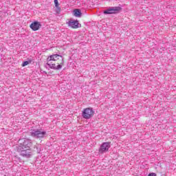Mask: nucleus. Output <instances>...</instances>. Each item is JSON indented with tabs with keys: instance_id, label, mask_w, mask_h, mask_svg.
<instances>
[{
	"instance_id": "obj_1",
	"label": "nucleus",
	"mask_w": 176,
	"mask_h": 176,
	"mask_svg": "<svg viewBox=\"0 0 176 176\" xmlns=\"http://www.w3.org/2000/svg\"><path fill=\"white\" fill-rule=\"evenodd\" d=\"M18 146H16V151L23 157H30L31 156V146H32V140L28 138L19 139Z\"/></svg>"
},
{
	"instance_id": "obj_2",
	"label": "nucleus",
	"mask_w": 176,
	"mask_h": 176,
	"mask_svg": "<svg viewBox=\"0 0 176 176\" xmlns=\"http://www.w3.org/2000/svg\"><path fill=\"white\" fill-rule=\"evenodd\" d=\"M47 65L51 69H61L64 65V58H63V56L57 54L51 55L47 58Z\"/></svg>"
},
{
	"instance_id": "obj_3",
	"label": "nucleus",
	"mask_w": 176,
	"mask_h": 176,
	"mask_svg": "<svg viewBox=\"0 0 176 176\" xmlns=\"http://www.w3.org/2000/svg\"><path fill=\"white\" fill-rule=\"evenodd\" d=\"M30 135L32 137H36V138H44V137L47 135L46 131H42L41 129L32 130L30 131Z\"/></svg>"
},
{
	"instance_id": "obj_4",
	"label": "nucleus",
	"mask_w": 176,
	"mask_h": 176,
	"mask_svg": "<svg viewBox=\"0 0 176 176\" xmlns=\"http://www.w3.org/2000/svg\"><path fill=\"white\" fill-rule=\"evenodd\" d=\"M94 116L93 108L87 107L82 111V118L84 119H90Z\"/></svg>"
},
{
	"instance_id": "obj_5",
	"label": "nucleus",
	"mask_w": 176,
	"mask_h": 176,
	"mask_svg": "<svg viewBox=\"0 0 176 176\" xmlns=\"http://www.w3.org/2000/svg\"><path fill=\"white\" fill-rule=\"evenodd\" d=\"M120 11V7H109L105 10L103 13L104 14H115Z\"/></svg>"
},
{
	"instance_id": "obj_6",
	"label": "nucleus",
	"mask_w": 176,
	"mask_h": 176,
	"mask_svg": "<svg viewBox=\"0 0 176 176\" xmlns=\"http://www.w3.org/2000/svg\"><path fill=\"white\" fill-rule=\"evenodd\" d=\"M109 148H111V142H103L99 148V153H105V152H108V151L109 150Z\"/></svg>"
},
{
	"instance_id": "obj_7",
	"label": "nucleus",
	"mask_w": 176,
	"mask_h": 176,
	"mask_svg": "<svg viewBox=\"0 0 176 176\" xmlns=\"http://www.w3.org/2000/svg\"><path fill=\"white\" fill-rule=\"evenodd\" d=\"M67 24L71 28H79V22L77 20L71 19L67 22Z\"/></svg>"
},
{
	"instance_id": "obj_8",
	"label": "nucleus",
	"mask_w": 176,
	"mask_h": 176,
	"mask_svg": "<svg viewBox=\"0 0 176 176\" xmlns=\"http://www.w3.org/2000/svg\"><path fill=\"white\" fill-rule=\"evenodd\" d=\"M30 28H32L33 31H38V30L41 28V23L38 21H34L31 23Z\"/></svg>"
},
{
	"instance_id": "obj_9",
	"label": "nucleus",
	"mask_w": 176,
	"mask_h": 176,
	"mask_svg": "<svg viewBox=\"0 0 176 176\" xmlns=\"http://www.w3.org/2000/svg\"><path fill=\"white\" fill-rule=\"evenodd\" d=\"M73 13L75 17H80V16H82V12H80V10L79 9H75Z\"/></svg>"
},
{
	"instance_id": "obj_10",
	"label": "nucleus",
	"mask_w": 176,
	"mask_h": 176,
	"mask_svg": "<svg viewBox=\"0 0 176 176\" xmlns=\"http://www.w3.org/2000/svg\"><path fill=\"white\" fill-rule=\"evenodd\" d=\"M31 63H32V60H26L23 63L22 67H26V65H28V64H31Z\"/></svg>"
},
{
	"instance_id": "obj_11",
	"label": "nucleus",
	"mask_w": 176,
	"mask_h": 176,
	"mask_svg": "<svg viewBox=\"0 0 176 176\" xmlns=\"http://www.w3.org/2000/svg\"><path fill=\"white\" fill-rule=\"evenodd\" d=\"M54 4L56 8H58V0H54Z\"/></svg>"
}]
</instances>
